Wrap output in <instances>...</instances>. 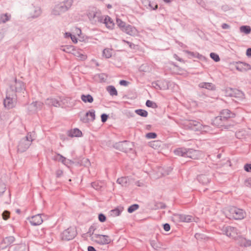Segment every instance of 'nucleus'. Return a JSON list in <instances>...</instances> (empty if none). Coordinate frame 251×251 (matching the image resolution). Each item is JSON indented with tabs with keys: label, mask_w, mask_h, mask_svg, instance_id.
Masks as SVG:
<instances>
[{
	"label": "nucleus",
	"mask_w": 251,
	"mask_h": 251,
	"mask_svg": "<svg viewBox=\"0 0 251 251\" xmlns=\"http://www.w3.org/2000/svg\"><path fill=\"white\" fill-rule=\"evenodd\" d=\"M73 0H65L62 2L55 5L51 13L55 16L59 15L68 11L72 6Z\"/></svg>",
	"instance_id": "obj_1"
},
{
	"label": "nucleus",
	"mask_w": 251,
	"mask_h": 251,
	"mask_svg": "<svg viewBox=\"0 0 251 251\" xmlns=\"http://www.w3.org/2000/svg\"><path fill=\"white\" fill-rule=\"evenodd\" d=\"M235 116V114L231 111H221L220 115L215 117L213 121L214 124L217 126H223L224 122L234 118Z\"/></svg>",
	"instance_id": "obj_2"
},
{
	"label": "nucleus",
	"mask_w": 251,
	"mask_h": 251,
	"mask_svg": "<svg viewBox=\"0 0 251 251\" xmlns=\"http://www.w3.org/2000/svg\"><path fill=\"white\" fill-rule=\"evenodd\" d=\"M226 214V217L230 219L241 220L245 217L246 212L242 209L232 206L228 208Z\"/></svg>",
	"instance_id": "obj_3"
},
{
	"label": "nucleus",
	"mask_w": 251,
	"mask_h": 251,
	"mask_svg": "<svg viewBox=\"0 0 251 251\" xmlns=\"http://www.w3.org/2000/svg\"><path fill=\"white\" fill-rule=\"evenodd\" d=\"M33 140L31 133L28 132L25 137L21 139L19 141L17 147L18 151L24 152L26 151L31 145Z\"/></svg>",
	"instance_id": "obj_4"
},
{
	"label": "nucleus",
	"mask_w": 251,
	"mask_h": 251,
	"mask_svg": "<svg viewBox=\"0 0 251 251\" xmlns=\"http://www.w3.org/2000/svg\"><path fill=\"white\" fill-rule=\"evenodd\" d=\"M132 142L125 140L115 143L113 147L121 151L127 152L131 151L133 148Z\"/></svg>",
	"instance_id": "obj_5"
},
{
	"label": "nucleus",
	"mask_w": 251,
	"mask_h": 251,
	"mask_svg": "<svg viewBox=\"0 0 251 251\" xmlns=\"http://www.w3.org/2000/svg\"><path fill=\"white\" fill-rule=\"evenodd\" d=\"M77 234L76 227L70 226L62 232L61 237L63 240L69 241L75 238Z\"/></svg>",
	"instance_id": "obj_6"
},
{
	"label": "nucleus",
	"mask_w": 251,
	"mask_h": 251,
	"mask_svg": "<svg viewBox=\"0 0 251 251\" xmlns=\"http://www.w3.org/2000/svg\"><path fill=\"white\" fill-rule=\"evenodd\" d=\"M9 92L14 95H16V92H21L25 90V87L24 83L20 80L15 79L13 84L10 85L9 89Z\"/></svg>",
	"instance_id": "obj_7"
},
{
	"label": "nucleus",
	"mask_w": 251,
	"mask_h": 251,
	"mask_svg": "<svg viewBox=\"0 0 251 251\" xmlns=\"http://www.w3.org/2000/svg\"><path fill=\"white\" fill-rule=\"evenodd\" d=\"M91 240L99 245L108 244L111 241L109 236L99 234H95Z\"/></svg>",
	"instance_id": "obj_8"
},
{
	"label": "nucleus",
	"mask_w": 251,
	"mask_h": 251,
	"mask_svg": "<svg viewBox=\"0 0 251 251\" xmlns=\"http://www.w3.org/2000/svg\"><path fill=\"white\" fill-rule=\"evenodd\" d=\"M41 9L39 6L32 4L27 9L28 18L35 19L41 15Z\"/></svg>",
	"instance_id": "obj_9"
},
{
	"label": "nucleus",
	"mask_w": 251,
	"mask_h": 251,
	"mask_svg": "<svg viewBox=\"0 0 251 251\" xmlns=\"http://www.w3.org/2000/svg\"><path fill=\"white\" fill-rule=\"evenodd\" d=\"M222 230L223 233L226 234L227 236L232 237L233 238H236L238 234L237 229L231 226H224Z\"/></svg>",
	"instance_id": "obj_10"
},
{
	"label": "nucleus",
	"mask_w": 251,
	"mask_h": 251,
	"mask_svg": "<svg viewBox=\"0 0 251 251\" xmlns=\"http://www.w3.org/2000/svg\"><path fill=\"white\" fill-rule=\"evenodd\" d=\"M15 96L16 95L12 93L11 94L9 90L7 91L6 98L3 100V104L5 108L10 109L14 107L13 99Z\"/></svg>",
	"instance_id": "obj_11"
},
{
	"label": "nucleus",
	"mask_w": 251,
	"mask_h": 251,
	"mask_svg": "<svg viewBox=\"0 0 251 251\" xmlns=\"http://www.w3.org/2000/svg\"><path fill=\"white\" fill-rule=\"evenodd\" d=\"M175 220L178 222H192L194 220L192 216L185 214H174L173 217Z\"/></svg>",
	"instance_id": "obj_12"
},
{
	"label": "nucleus",
	"mask_w": 251,
	"mask_h": 251,
	"mask_svg": "<svg viewBox=\"0 0 251 251\" xmlns=\"http://www.w3.org/2000/svg\"><path fill=\"white\" fill-rule=\"evenodd\" d=\"M235 67L237 70L241 72H247L251 69V65L249 64L241 61L236 62Z\"/></svg>",
	"instance_id": "obj_13"
},
{
	"label": "nucleus",
	"mask_w": 251,
	"mask_h": 251,
	"mask_svg": "<svg viewBox=\"0 0 251 251\" xmlns=\"http://www.w3.org/2000/svg\"><path fill=\"white\" fill-rule=\"evenodd\" d=\"M42 216H45L44 215L41 214H38L32 216L29 219V222L30 223L31 225L34 226L41 225L43 222V219L42 217Z\"/></svg>",
	"instance_id": "obj_14"
},
{
	"label": "nucleus",
	"mask_w": 251,
	"mask_h": 251,
	"mask_svg": "<svg viewBox=\"0 0 251 251\" xmlns=\"http://www.w3.org/2000/svg\"><path fill=\"white\" fill-rule=\"evenodd\" d=\"M187 155L186 157L192 159H198L199 158L201 153L198 150H194L193 149H187Z\"/></svg>",
	"instance_id": "obj_15"
},
{
	"label": "nucleus",
	"mask_w": 251,
	"mask_h": 251,
	"mask_svg": "<svg viewBox=\"0 0 251 251\" xmlns=\"http://www.w3.org/2000/svg\"><path fill=\"white\" fill-rule=\"evenodd\" d=\"M53 159L61 162L62 164L66 165V166H68L69 165H71L74 163V161L70 159H67L66 157H64L63 155L59 153H57L56 155H55L53 157Z\"/></svg>",
	"instance_id": "obj_16"
},
{
	"label": "nucleus",
	"mask_w": 251,
	"mask_h": 251,
	"mask_svg": "<svg viewBox=\"0 0 251 251\" xmlns=\"http://www.w3.org/2000/svg\"><path fill=\"white\" fill-rule=\"evenodd\" d=\"M122 31L130 36H135L138 33L136 28L134 26L128 24H126Z\"/></svg>",
	"instance_id": "obj_17"
},
{
	"label": "nucleus",
	"mask_w": 251,
	"mask_h": 251,
	"mask_svg": "<svg viewBox=\"0 0 251 251\" xmlns=\"http://www.w3.org/2000/svg\"><path fill=\"white\" fill-rule=\"evenodd\" d=\"M95 119V111H89L86 112L83 117L81 118V120L85 123L93 122Z\"/></svg>",
	"instance_id": "obj_18"
},
{
	"label": "nucleus",
	"mask_w": 251,
	"mask_h": 251,
	"mask_svg": "<svg viewBox=\"0 0 251 251\" xmlns=\"http://www.w3.org/2000/svg\"><path fill=\"white\" fill-rule=\"evenodd\" d=\"M9 251H28L26 245L25 243L11 246Z\"/></svg>",
	"instance_id": "obj_19"
},
{
	"label": "nucleus",
	"mask_w": 251,
	"mask_h": 251,
	"mask_svg": "<svg viewBox=\"0 0 251 251\" xmlns=\"http://www.w3.org/2000/svg\"><path fill=\"white\" fill-rule=\"evenodd\" d=\"M67 135L70 137H80L82 136V133L78 128H75L68 130Z\"/></svg>",
	"instance_id": "obj_20"
},
{
	"label": "nucleus",
	"mask_w": 251,
	"mask_h": 251,
	"mask_svg": "<svg viewBox=\"0 0 251 251\" xmlns=\"http://www.w3.org/2000/svg\"><path fill=\"white\" fill-rule=\"evenodd\" d=\"M103 24L106 27L109 29H113L114 27L115 24L112 19L108 15L104 16V20Z\"/></svg>",
	"instance_id": "obj_21"
},
{
	"label": "nucleus",
	"mask_w": 251,
	"mask_h": 251,
	"mask_svg": "<svg viewBox=\"0 0 251 251\" xmlns=\"http://www.w3.org/2000/svg\"><path fill=\"white\" fill-rule=\"evenodd\" d=\"M61 102L54 98H50L47 99L46 101V104L50 106H54L58 107L61 106Z\"/></svg>",
	"instance_id": "obj_22"
},
{
	"label": "nucleus",
	"mask_w": 251,
	"mask_h": 251,
	"mask_svg": "<svg viewBox=\"0 0 251 251\" xmlns=\"http://www.w3.org/2000/svg\"><path fill=\"white\" fill-rule=\"evenodd\" d=\"M187 149L184 147L178 148L174 150V152L175 155L186 157L187 155Z\"/></svg>",
	"instance_id": "obj_23"
},
{
	"label": "nucleus",
	"mask_w": 251,
	"mask_h": 251,
	"mask_svg": "<svg viewBox=\"0 0 251 251\" xmlns=\"http://www.w3.org/2000/svg\"><path fill=\"white\" fill-rule=\"evenodd\" d=\"M197 179L199 182L203 185H206L210 180V179L206 175H200L197 176Z\"/></svg>",
	"instance_id": "obj_24"
},
{
	"label": "nucleus",
	"mask_w": 251,
	"mask_h": 251,
	"mask_svg": "<svg viewBox=\"0 0 251 251\" xmlns=\"http://www.w3.org/2000/svg\"><path fill=\"white\" fill-rule=\"evenodd\" d=\"M237 243L241 247H249L251 246V241L247 240L242 237H239Z\"/></svg>",
	"instance_id": "obj_25"
},
{
	"label": "nucleus",
	"mask_w": 251,
	"mask_h": 251,
	"mask_svg": "<svg viewBox=\"0 0 251 251\" xmlns=\"http://www.w3.org/2000/svg\"><path fill=\"white\" fill-rule=\"evenodd\" d=\"M245 95L244 93L236 89H233L232 97L238 98L239 100L243 99L244 98Z\"/></svg>",
	"instance_id": "obj_26"
},
{
	"label": "nucleus",
	"mask_w": 251,
	"mask_h": 251,
	"mask_svg": "<svg viewBox=\"0 0 251 251\" xmlns=\"http://www.w3.org/2000/svg\"><path fill=\"white\" fill-rule=\"evenodd\" d=\"M199 86L201 88H205V89H207L208 90H215V85L213 83H209V82L201 83L199 84Z\"/></svg>",
	"instance_id": "obj_27"
},
{
	"label": "nucleus",
	"mask_w": 251,
	"mask_h": 251,
	"mask_svg": "<svg viewBox=\"0 0 251 251\" xmlns=\"http://www.w3.org/2000/svg\"><path fill=\"white\" fill-rule=\"evenodd\" d=\"M107 77V76L104 73L96 74L95 75V79L99 81L100 82H105Z\"/></svg>",
	"instance_id": "obj_28"
},
{
	"label": "nucleus",
	"mask_w": 251,
	"mask_h": 251,
	"mask_svg": "<svg viewBox=\"0 0 251 251\" xmlns=\"http://www.w3.org/2000/svg\"><path fill=\"white\" fill-rule=\"evenodd\" d=\"M43 103L40 101H34L32 102L30 104V108H34L36 110L37 109H41L43 108Z\"/></svg>",
	"instance_id": "obj_29"
},
{
	"label": "nucleus",
	"mask_w": 251,
	"mask_h": 251,
	"mask_svg": "<svg viewBox=\"0 0 251 251\" xmlns=\"http://www.w3.org/2000/svg\"><path fill=\"white\" fill-rule=\"evenodd\" d=\"M150 244L152 248H153L155 250H158L159 249L161 248L162 247V244L161 243L156 240H151Z\"/></svg>",
	"instance_id": "obj_30"
},
{
	"label": "nucleus",
	"mask_w": 251,
	"mask_h": 251,
	"mask_svg": "<svg viewBox=\"0 0 251 251\" xmlns=\"http://www.w3.org/2000/svg\"><path fill=\"white\" fill-rule=\"evenodd\" d=\"M186 52L189 55V58H197L198 59H201L203 56L197 52H192L186 50Z\"/></svg>",
	"instance_id": "obj_31"
},
{
	"label": "nucleus",
	"mask_w": 251,
	"mask_h": 251,
	"mask_svg": "<svg viewBox=\"0 0 251 251\" xmlns=\"http://www.w3.org/2000/svg\"><path fill=\"white\" fill-rule=\"evenodd\" d=\"M81 99L85 103H86V102L91 103V102H93V98L90 94H87V95L82 94L81 96Z\"/></svg>",
	"instance_id": "obj_32"
},
{
	"label": "nucleus",
	"mask_w": 251,
	"mask_h": 251,
	"mask_svg": "<svg viewBox=\"0 0 251 251\" xmlns=\"http://www.w3.org/2000/svg\"><path fill=\"white\" fill-rule=\"evenodd\" d=\"M106 89L111 96H117L118 95L117 91L114 86L109 85L107 87Z\"/></svg>",
	"instance_id": "obj_33"
},
{
	"label": "nucleus",
	"mask_w": 251,
	"mask_h": 251,
	"mask_svg": "<svg viewBox=\"0 0 251 251\" xmlns=\"http://www.w3.org/2000/svg\"><path fill=\"white\" fill-rule=\"evenodd\" d=\"M240 31L242 33L249 34L251 32V28L249 25H242L240 27Z\"/></svg>",
	"instance_id": "obj_34"
},
{
	"label": "nucleus",
	"mask_w": 251,
	"mask_h": 251,
	"mask_svg": "<svg viewBox=\"0 0 251 251\" xmlns=\"http://www.w3.org/2000/svg\"><path fill=\"white\" fill-rule=\"evenodd\" d=\"M62 50L69 53H73L75 49L73 46H65L62 47Z\"/></svg>",
	"instance_id": "obj_35"
},
{
	"label": "nucleus",
	"mask_w": 251,
	"mask_h": 251,
	"mask_svg": "<svg viewBox=\"0 0 251 251\" xmlns=\"http://www.w3.org/2000/svg\"><path fill=\"white\" fill-rule=\"evenodd\" d=\"M95 20V21H94V23H93V24H96L97 23L103 24L104 16H102L100 13L98 12Z\"/></svg>",
	"instance_id": "obj_36"
},
{
	"label": "nucleus",
	"mask_w": 251,
	"mask_h": 251,
	"mask_svg": "<svg viewBox=\"0 0 251 251\" xmlns=\"http://www.w3.org/2000/svg\"><path fill=\"white\" fill-rule=\"evenodd\" d=\"M15 237L12 236H8L5 237L3 241V243L6 245V246H8L10 245L11 244L13 243L15 241Z\"/></svg>",
	"instance_id": "obj_37"
},
{
	"label": "nucleus",
	"mask_w": 251,
	"mask_h": 251,
	"mask_svg": "<svg viewBox=\"0 0 251 251\" xmlns=\"http://www.w3.org/2000/svg\"><path fill=\"white\" fill-rule=\"evenodd\" d=\"M127 178L126 177H122L118 178L117 182L121 184L122 186L126 187L127 183Z\"/></svg>",
	"instance_id": "obj_38"
},
{
	"label": "nucleus",
	"mask_w": 251,
	"mask_h": 251,
	"mask_svg": "<svg viewBox=\"0 0 251 251\" xmlns=\"http://www.w3.org/2000/svg\"><path fill=\"white\" fill-rule=\"evenodd\" d=\"M10 16L7 13L1 14L0 15V24L5 23L10 20Z\"/></svg>",
	"instance_id": "obj_39"
},
{
	"label": "nucleus",
	"mask_w": 251,
	"mask_h": 251,
	"mask_svg": "<svg viewBox=\"0 0 251 251\" xmlns=\"http://www.w3.org/2000/svg\"><path fill=\"white\" fill-rule=\"evenodd\" d=\"M122 211V209H120L119 208H115L114 209L110 210V213L111 216L116 217L119 216Z\"/></svg>",
	"instance_id": "obj_40"
},
{
	"label": "nucleus",
	"mask_w": 251,
	"mask_h": 251,
	"mask_svg": "<svg viewBox=\"0 0 251 251\" xmlns=\"http://www.w3.org/2000/svg\"><path fill=\"white\" fill-rule=\"evenodd\" d=\"M75 56L80 58L82 60H84L86 59V56L83 54L80 51L76 50L75 49L72 53Z\"/></svg>",
	"instance_id": "obj_41"
},
{
	"label": "nucleus",
	"mask_w": 251,
	"mask_h": 251,
	"mask_svg": "<svg viewBox=\"0 0 251 251\" xmlns=\"http://www.w3.org/2000/svg\"><path fill=\"white\" fill-rule=\"evenodd\" d=\"M116 24L120 28L121 30H122L125 26L126 25V24L121 19L119 18L116 19Z\"/></svg>",
	"instance_id": "obj_42"
},
{
	"label": "nucleus",
	"mask_w": 251,
	"mask_h": 251,
	"mask_svg": "<svg viewBox=\"0 0 251 251\" xmlns=\"http://www.w3.org/2000/svg\"><path fill=\"white\" fill-rule=\"evenodd\" d=\"M98 12H89L87 14L88 18L91 22L93 24L94 23V21H95V19L97 16Z\"/></svg>",
	"instance_id": "obj_43"
},
{
	"label": "nucleus",
	"mask_w": 251,
	"mask_h": 251,
	"mask_svg": "<svg viewBox=\"0 0 251 251\" xmlns=\"http://www.w3.org/2000/svg\"><path fill=\"white\" fill-rule=\"evenodd\" d=\"M102 53L106 58H109L112 56V50L108 48L105 49L103 50Z\"/></svg>",
	"instance_id": "obj_44"
},
{
	"label": "nucleus",
	"mask_w": 251,
	"mask_h": 251,
	"mask_svg": "<svg viewBox=\"0 0 251 251\" xmlns=\"http://www.w3.org/2000/svg\"><path fill=\"white\" fill-rule=\"evenodd\" d=\"M146 105L149 108H151L152 109L157 108V105L156 103L150 100H147L146 101Z\"/></svg>",
	"instance_id": "obj_45"
},
{
	"label": "nucleus",
	"mask_w": 251,
	"mask_h": 251,
	"mask_svg": "<svg viewBox=\"0 0 251 251\" xmlns=\"http://www.w3.org/2000/svg\"><path fill=\"white\" fill-rule=\"evenodd\" d=\"M190 125H191V126H197L198 127H196L195 128V130H200L201 129H202V128H201V126H202V125L201 124H200L197 121H192L190 124Z\"/></svg>",
	"instance_id": "obj_46"
},
{
	"label": "nucleus",
	"mask_w": 251,
	"mask_h": 251,
	"mask_svg": "<svg viewBox=\"0 0 251 251\" xmlns=\"http://www.w3.org/2000/svg\"><path fill=\"white\" fill-rule=\"evenodd\" d=\"M139 207V205L138 204H133L128 207L127 209V212L129 213H131L137 210Z\"/></svg>",
	"instance_id": "obj_47"
},
{
	"label": "nucleus",
	"mask_w": 251,
	"mask_h": 251,
	"mask_svg": "<svg viewBox=\"0 0 251 251\" xmlns=\"http://www.w3.org/2000/svg\"><path fill=\"white\" fill-rule=\"evenodd\" d=\"M210 57L212 58L214 61L217 62L220 60V58L219 55L215 52H211L210 53Z\"/></svg>",
	"instance_id": "obj_48"
},
{
	"label": "nucleus",
	"mask_w": 251,
	"mask_h": 251,
	"mask_svg": "<svg viewBox=\"0 0 251 251\" xmlns=\"http://www.w3.org/2000/svg\"><path fill=\"white\" fill-rule=\"evenodd\" d=\"M155 209H164L166 208V204L161 202H156L155 204L154 205Z\"/></svg>",
	"instance_id": "obj_49"
},
{
	"label": "nucleus",
	"mask_w": 251,
	"mask_h": 251,
	"mask_svg": "<svg viewBox=\"0 0 251 251\" xmlns=\"http://www.w3.org/2000/svg\"><path fill=\"white\" fill-rule=\"evenodd\" d=\"M233 89V88L230 87L227 88L225 92L226 96L232 97Z\"/></svg>",
	"instance_id": "obj_50"
},
{
	"label": "nucleus",
	"mask_w": 251,
	"mask_h": 251,
	"mask_svg": "<svg viewBox=\"0 0 251 251\" xmlns=\"http://www.w3.org/2000/svg\"><path fill=\"white\" fill-rule=\"evenodd\" d=\"M96 228L94 226H91L89 228V230L87 232V234L89 235V236L92 238V236H94L95 234H94V232L95 230H96Z\"/></svg>",
	"instance_id": "obj_51"
},
{
	"label": "nucleus",
	"mask_w": 251,
	"mask_h": 251,
	"mask_svg": "<svg viewBox=\"0 0 251 251\" xmlns=\"http://www.w3.org/2000/svg\"><path fill=\"white\" fill-rule=\"evenodd\" d=\"M135 113L136 114L144 117H147L148 114L147 111H135Z\"/></svg>",
	"instance_id": "obj_52"
},
{
	"label": "nucleus",
	"mask_w": 251,
	"mask_h": 251,
	"mask_svg": "<svg viewBox=\"0 0 251 251\" xmlns=\"http://www.w3.org/2000/svg\"><path fill=\"white\" fill-rule=\"evenodd\" d=\"M6 185L2 182H0V197L5 192Z\"/></svg>",
	"instance_id": "obj_53"
},
{
	"label": "nucleus",
	"mask_w": 251,
	"mask_h": 251,
	"mask_svg": "<svg viewBox=\"0 0 251 251\" xmlns=\"http://www.w3.org/2000/svg\"><path fill=\"white\" fill-rule=\"evenodd\" d=\"M245 134V131L241 130L237 131L235 133V136L237 138H242Z\"/></svg>",
	"instance_id": "obj_54"
},
{
	"label": "nucleus",
	"mask_w": 251,
	"mask_h": 251,
	"mask_svg": "<svg viewBox=\"0 0 251 251\" xmlns=\"http://www.w3.org/2000/svg\"><path fill=\"white\" fill-rule=\"evenodd\" d=\"M109 117V115L105 113H102L100 115L101 121L102 123H104L106 122Z\"/></svg>",
	"instance_id": "obj_55"
},
{
	"label": "nucleus",
	"mask_w": 251,
	"mask_h": 251,
	"mask_svg": "<svg viewBox=\"0 0 251 251\" xmlns=\"http://www.w3.org/2000/svg\"><path fill=\"white\" fill-rule=\"evenodd\" d=\"M146 137L149 139H154L157 137V134L155 132H149L146 134Z\"/></svg>",
	"instance_id": "obj_56"
},
{
	"label": "nucleus",
	"mask_w": 251,
	"mask_h": 251,
	"mask_svg": "<svg viewBox=\"0 0 251 251\" xmlns=\"http://www.w3.org/2000/svg\"><path fill=\"white\" fill-rule=\"evenodd\" d=\"M98 219L100 222H104L106 220V217L103 214L100 213L99 214Z\"/></svg>",
	"instance_id": "obj_57"
},
{
	"label": "nucleus",
	"mask_w": 251,
	"mask_h": 251,
	"mask_svg": "<svg viewBox=\"0 0 251 251\" xmlns=\"http://www.w3.org/2000/svg\"><path fill=\"white\" fill-rule=\"evenodd\" d=\"M9 215L10 213L7 210L4 211L2 214V218L4 220H7L9 217Z\"/></svg>",
	"instance_id": "obj_58"
},
{
	"label": "nucleus",
	"mask_w": 251,
	"mask_h": 251,
	"mask_svg": "<svg viewBox=\"0 0 251 251\" xmlns=\"http://www.w3.org/2000/svg\"><path fill=\"white\" fill-rule=\"evenodd\" d=\"M149 6L152 10H154L158 8V5L156 3H154L151 1H149Z\"/></svg>",
	"instance_id": "obj_59"
},
{
	"label": "nucleus",
	"mask_w": 251,
	"mask_h": 251,
	"mask_svg": "<svg viewBox=\"0 0 251 251\" xmlns=\"http://www.w3.org/2000/svg\"><path fill=\"white\" fill-rule=\"evenodd\" d=\"M135 113L133 112H130L128 111H126V112L124 113L125 115L128 118L133 117L134 116Z\"/></svg>",
	"instance_id": "obj_60"
},
{
	"label": "nucleus",
	"mask_w": 251,
	"mask_h": 251,
	"mask_svg": "<svg viewBox=\"0 0 251 251\" xmlns=\"http://www.w3.org/2000/svg\"><path fill=\"white\" fill-rule=\"evenodd\" d=\"M244 170L247 172H251V164H246L244 165Z\"/></svg>",
	"instance_id": "obj_61"
},
{
	"label": "nucleus",
	"mask_w": 251,
	"mask_h": 251,
	"mask_svg": "<svg viewBox=\"0 0 251 251\" xmlns=\"http://www.w3.org/2000/svg\"><path fill=\"white\" fill-rule=\"evenodd\" d=\"M129 83V82H128L126 80H124V79L121 80L119 82V84L121 86H127Z\"/></svg>",
	"instance_id": "obj_62"
},
{
	"label": "nucleus",
	"mask_w": 251,
	"mask_h": 251,
	"mask_svg": "<svg viewBox=\"0 0 251 251\" xmlns=\"http://www.w3.org/2000/svg\"><path fill=\"white\" fill-rule=\"evenodd\" d=\"M163 229L166 231H168L170 230L171 227L170 225L168 223H165L163 225Z\"/></svg>",
	"instance_id": "obj_63"
},
{
	"label": "nucleus",
	"mask_w": 251,
	"mask_h": 251,
	"mask_svg": "<svg viewBox=\"0 0 251 251\" xmlns=\"http://www.w3.org/2000/svg\"><path fill=\"white\" fill-rule=\"evenodd\" d=\"M246 55L249 57H251V48H248L246 50Z\"/></svg>",
	"instance_id": "obj_64"
}]
</instances>
